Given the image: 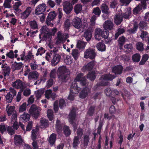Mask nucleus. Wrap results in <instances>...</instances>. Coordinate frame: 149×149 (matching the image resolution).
<instances>
[{
	"mask_svg": "<svg viewBox=\"0 0 149 149\" xmlns=\"http://www.w3.org/2000/svg\"><path fill=\"white\" fill-rule=\"evenodd\" d=\"M73 8L72 4L68 2H65L63 6V10L67 14H69Z\"/></svg>",
	"mask_w": 149,
	"mask_h": 149,
	"instance_id": "10",
	"label": "nucleus"
},
{
	"mask_svg": "<svg viewBox=\"0 0 149 149\" xmlns=\"http://www.w3.org/2000/svg\"><path fill=\"white\" fill-rule=\"evenodd\" d=\"M103 26L104 29L111 30L113 29V24L110 20H108L104 23Z\"/></svg>",
	"mask_w": 149,
	"mask_h": 149,
	"instance_id": "15",
	"label": "nucleus"
},
{
	"mask_svg": "<svg viewBox=\"0 0 149 149\" xmlns=\"http://www.w3.org/2000/svg\"><path fill=\"white\" fill-rule=\"evenodd\" d=\"M81 21L79 17L74 18L72 20V24L75 28L79 29L81 26Z\"/></svg>",
	"mask_w": 149,
	"mask_h": 149,
	"instance_id": "14",
	"label": "nucleus"
},
{
	"mask_svg": "<svg viewBox=\"0 0 149 149\" xmlns=\"http://www.w3.org/2000/svg\"><path fill=\"white\" fill-rule=\"evenodd\" d=\"M46 98L49 99L52 98L53 100H54L57 97L56 94H45Z\"/></svg>",
	"mask_w": 149,
	"mask_h": 149,
	"instance_id": "52",
	"label": "nucleus"
},
{
	"mask_svg": "<svg viewBox=\"0 0 149 149\" xmlns=\"http://www.w3.org/2000/svg\"><path fill=\"white\" fill-rule=\"evenodd\" d=\"M58 77L62 82H66L68 80L70 75L68 74H59L58 75Z\"/></svg>",
	"mask_w": 149,
	"mask_h": 149,
	"instance_id": "17",
	"label": "nucleus"
},
{
	"mask_svg": "<svg viewBox=\"0 0 149 149\" xmlns=\"http://www.w3.org/2000/svg\"><path fill=\"white\" fill-rule=\"evenodd\" d=\"M95 61L93 60L88 63L87 65L84 67V69L88 71L91 70L93 68L94 66Z\"/></svg>",
	"mask_w": 149,
	"mask_h": 149,
	"instance_id": "22",
	"label": "nucleus"
},
{
	"mask_svg": "<svg viewBox=\"0 0 149 149\" xmlns=\"http://www.w3.org/2000/svg\"><path fill=\"white\" fill-rule=\"evenodd\" d=\"M57 39L56 41V43L57 44H59L63 41V38L62 36L61 33H58L57 34Z\"/></svg>",
	"mask_w": 149,
	"mask_h": 149,
	"instance_id": "54",
	"label": "nucleus"
},
{
	"mask_svg": "<svg viewBox=\"0 0 149 149\" xmlns=\"http://www.w3.org/2000/svg\"><path fill=\"white\" fill-rule=\"evenodd\" d=\"M56 14L54 11L50 12L49 13L46 21V23L48 26L52 24L51 21L54 20L56 17Z\"/></svg>",
	"mask_w": 149,
	"mask_h": 149,
	"instance_id": "6",
	"label": "nucleus"
},
{
	"mask_svg": "<svg viewBox=\"0 0 149 149\" xmlns=\"http://www.w3.org/2000/svg\"><path fill=\"white\" fill-rule=\"evenodd\" d=\"M141 10V8L140 7L139 5H138L133 9V14L135 15H137L139 12H140Z\"/></svg>",
	"mask_w": 149,
	"mask_h": 149,
	"instance_id": "55",
	"label": "nucleus"
},
{
	"mask_svg": "<svg viewBox=\"0 0 149 149\" xmlns=\"http://www.w3.org/2000/svg\"><path fill=\"white\" fill-rule=\"evenodd\" d=\"M68 70L65 66H62L58 68V75L63 74H68Z\"/></svg>",
	"mask_w": 149,
	"mask_h": 149,
	"instance_id": "23",
	"label": "nucleus"
},
{
	"mask_svg": "<svg viewBox=\"0 0 149 149\" xmlns=\"http://www.w3.org/2000/svg\"><path fill=\"white\" fill-rule=\"evenodd\" d=\"M141 57V56L139 54L136 53L132 56V59L134 62H138L140 61Z\"/></svg>",
	"mask_w": 149,
	"mask_h": 149,
	"instance_id": "37",
	"label": "nucleus"
},
{
	"mask_svg": "<svg viewBox=\"0 0 149 149\" xmlns=\"http://www.w3.org/2000/svg\"><path fill=\"white\" fill-rule=\"evenodd\" d=\"M131 11L130 10H127L123 14V18L125 19H129L130 16L131 15Z\"/></svg>",
	"mask_w": 149,
	"mask_h": 149,
	"instance_id": "48",
	"label": "nucleus"
},
{
	"mask_svg": "<svg viewBox=\"0 0 149 149\" xmlns=\"http://www.w3.org/2000/svg\"><path fill=\"white\" fill-rule=\"evenodd\" d=\"M22 139L20 135H15L14 137V142L16 146H18L22 142Z\"/></svg>",
	"mask_w": 149,
	"mask_h": 149,
	"instance_id": "19",
	"label": "nucleus"
},
{
	"mask_svg": "<svg viewBox=\"0 0 149 149\" xmlns=\"http://www.w3.org/2000/svg\"><path fill=\"white\" fill-rule=\"evenodd\" d=\"M56 70L55 69H53L51 71L50 74V77L51 78H55L56 77Z\"/></svg>",
	"mask_w": 149,
	"mask_h": 149,
	"instance_id": "63",
	"label": "nucleus"
},
{
	"mask_svg": "<svg viewBox=\"0 0 149 149\" xmlns=\"http://www.w3.org/2000/svg\"><path fill=\"white\" fill-rule=\"evenodd\" d=\"M13 86L15 88L20 89L18 93H31V90L29 88H27L25 89V88L24 86L22 81L19 79H18L13 83Z\"/></svg>",
	"mask_w": 149,
	"mask_h": 149,
	"instance_id": "1",
	"label": "nucleus"
},
{
	"mask_svg": "<svg viewBox=\"0 0 149 149\" xmlns=\"http://www.w3.org/2000/svg\"><path fill=\"white\" fill-rule=\"evenodd\" d=\"M46 5L45 4H40L38 6V15H40L41 13H44L46 10Z\"/></svg>",
	"mask_w": 149,
	"mask_h": 149,
	"instance_id": "24",
	"label": "nucleus"
},
{
	"mask_svg": "<svg viewBox=\"0 0 149 149\" xmlns=\"http://www.w3.org/2000/svg\"><path fill=\"white\" fill-rule=\"evenodd\" d=\"M101 13V10L98 7H96L93 8L92 13L94 14V15L97 17L100 16Z\"/></svg>",
	"mask_w": 149,
	"mask_h": 149,
	"instance_id": "39",
	"label": "nucleus"
},
{
	"mask_svg": "<svg viewBox=\"0 0 149 149\" xmlns=\"http://www.w3.org/2000/svg\"><path fill=\"white\" fill-rule=\"evenodd\" d=\"M86 44L85 42L81 41H79L77 44V47L79 50H82L85 48Z\"/></svg>",
	"mask_w": 149,
	"mask_h": 149,
	"instance_id": "35",
	"label": "nucleus"
},
{
	"mask_svg": "<svg viewBox=\"0 0 149 149\" xmlns=\"http://www.w3.org/2000/svg\"><path fill=\"white\" fill-rule=\"evenodd\" d=\"M6 67V68H4L3 69V70L4 71L3 75L4 77H6L7 76H9V75L11 70L10 66H7Z\"/></svg>",
	"mask_w": 149,
	"mask_h": 149,
	"instance_id": "46",
	"label": "nucleus"
},
{
	"mask_svg": "<svg viewBox=\"0 0 149 149\" xmlns=\"http://www.w3.org/2000/svg\"><path fill=\"white\" fill-rule=\"evenodd\" d=\"M62 9L60 8H58V9L57 12L58 13V22L59 23L60 22L61 19L63 15V13L62 12Z\"/></svg>",
	"mask_w": 149,
	"mask_h": 149,
	"instance_id": "51",
	"label": "nucleus"
},
{
	"mask_svg": "<svg viewBox=\"0 0 149 149\" xmlns=\"http://www.w3.org/2000/svg\"><path fill=\"white\" fill-rule=\"evenodd\" d=\"M72 55L75 60H77L78 57L79 52L78 50L74 49L72 51Z\"/></svg>",
	"mask_w": 149,
	"mask_h": 149,
	"instance_id": "49",
	"label": "nucleus"
},
{
	"mask_svg": "<svg viewBox=\"0 0 149 149\" xmlns=\"http://www.w3.org/2000/svg\"><path fill=\"white\" fill-rule=\"evenodd\" d=\"M61 58V56L60 55L58 54H54L53 58L51 61V65L53 66L56 65L60 61Z\"/></svg>",
	"mask_w": 149,
	"mask_h": 149,
	"instance_id": "7",
	"label": "nucleus"
},
{
	"mask_svg": "<svg viewBox=\"0 0 149 149\" xmlns=\"http://www.w3.org/2000/svg\"><path fill=\"white\" fill-rule=\"evenodd\" d=\"M77 136L81 139L83 134V130L82 128H79L77 130Z\"/></svg>",
	"mask_w": 149,
	"mask_h": 149,
	"instance_id": "62",
	"label": "nucleus"
},
{
	"mask_svg": "<svg viewBox=\"0 0 149 149\" xmlns=\"http://www.w3.org/2000/svg\"><path fill=\"white\" fill-rule=\"evenodd\" d=\"M29 25L31 28L33 29L37 28V24L35 20L31 21L29 22Z\"/></svg>",
	"mask_w": 149,
	"mask_h": 149,
	"instance_id": "53",
	"label": "nucleus"
},
{
	"mask_svg": "<svg viewBox=\"0 0 149 149\" xmlns=\"http://www.w3.org/2000/svg\"><path fill=\"white\" fill-rule=\"evenodd\" d=\"M123 21V17L119 15H116L114 18V22L117 25L120 24Z\"/></svg>",
	"mask_w": 149,
	"mask_h": 149,
	"instance_id": "20",
	"label": "nucleus"
},
{
	"mask_svg": "<svg viewBox=\"0 0 149 149\" xmlns=\"http://www.w3.org/2000/svg\"><path fill=\"white\" fill-rule=\"evenodd\" d=\"M95 106L94 105L91 106L88 109L87 112V114L89 116H93L94 114Z\"/></svg>",
	"mask_w": 149,
	"mask_h": 149,
	"instance_id": "27",
	"label": "nucleus"
},
{
	"mask_svg": "<svg viewBox=\"0 0 149 149\" xmlns=\"http://www.w3.org/2000/svg\"><path fill=\"white\" fill-rule=\"evenodd\" d=\"M138 28V26L137 24H134V25L133 28H131L128 30V31L130 34H133L135 33Z\"/></svg>",
	"mask_w": 149,
	"mask_h": 149,
	"instance_id": "44",
	"label": "nucleus"
},
{
	"mask_svg": "<svg viewBox=\"0 0 149 149\" xmlns=\"http://www.w3.org/2000/svg\"><path fill=\"white\" fill-rule=\"evenodd\" d=\"M95 72V71H92L88 72L87 75L88 79L92 81H93L96 77Z\"/></svg>",
	"mask_w": 149,
	"mask_h": 149,
	"instance_id": "32",
	"label": "nucleus"
},
{
	"mask_svg": "<svg viewBox=\"0 0 149 149\" xmlns=\"http://www.w3.org/2000/svg\"><path fill=\"white\" fill-rule=\"evenodd\" d=\"M76 116V108L74 107H73L68 116L69 121L70 124H73V122H74Z\"/></svg>",
	"mask_w": 149,
	"mask_h": 149,
	"instance_id": "5",
	"label": "nucleus"
},
{
	"mask_svg": "<svg viewBox=\"0 0 149 149\" xmlns=\"http://www.w3.org/2000/svg\"><path fill=\"white\" fill-rule=\"evenodd\" d=\"M138 25L139 27L140 30L142 31L147 26V23L144 21H141Z\"/></svg>",
	"mask_w": 149,
	"mask_h": 149,
	"instance_id": "42",
	"label": "nucleus"
},
{
	"mask_svg": "<svg viewBox=\"0 0 149 149\" xmlns=\"http://www.w3.org/2000/svg\"><path fill=\"white\" fill-rule=\"evenodd\" d=\"M6 111L8 116H10L15 112V107L7 105L6 107Z\"/></svg>",
	"mask_w": 149,
	"mask_h": 149,
	"instance_id": "25",
	"label": "nucleus"
},
{
	"mask_svg": "<svg viewBox=\"0 0 149 149\" xmlns=\"http://www.w3.org/2000/svg\"><path fill=\"white\" fill-rule=\"evenodd\" d=\"M61 58V56L60 55L58 54H54L53 58L51 61V65L53 66L56 65L60 61Z\"/></svg>",
	"mask_w": 149,
	"mask_h": 149,
	"instance_id": "8",
	"label": "nucleus"
},
{
	"mask_svg": "<svg viewBox=\"0 0 149 149\" xmlns=\"http://www.w3.org/2000/svg\"><path fill=\"white\" fill-rule=\"evenodd\" d=\"M12 65L14 66L13 70L15 71L20 69L22 67L23 64L22 62L17 63L15 61L12 64Z\"/></svg>",
	"mask_w": 149,
	"mask_h": 149,
	"instance_id": "34",
	"label": "nucleus"
},
{
	"mask_svg": "<svg viewBox=\"0 0 149 149\" xmlns=\"http://www.w3.org/2000/svg\"><path fill=\"white\" fill-rule=\"evenodd\" d=\"M32 10V8L31 7H27L24 11L21 13L20 17L22 19H26L29 16Z\"/></svg>",
	"mask_w": 149,
	"mask_h": 149,
	"instance_id": "11",
	"label": "nucleus"
},
{
	"mask_svg": "<svg viewBox=\"0 0 149 149\" xmlns=\"http://www.w3.org/2000/svg\"><path fill=\"white\" fill-rule=\"evenodd\" d=\"M80 139H81L79 138L78 136H74V137L72 144V147L73 148L75 149L78 146L80 143Z\"/></svg>",
	"mask_w": 149,
	"mask_h": 149,
	"instance_id": "21",
	"label": "nucleus"
},
{
	"mask_svg": "<svg viewBox=\"0 0 149 149\" xmlns=\"http://www.w3.org/2000/svg\"><path fill=\"white\" fill-rule=\"evenodd\" d=\"M118 41V45L120 48H121L123 46L125 42V38L124 36H122L119 38Z\"/></svg>",
	"mask_w": 149,
	"mask_h": 149,
	"instance_id": "33",
	"label": "nucleus"
},
{
	"mask_svg": "<svg viewBox=\"0 0 149 149\" xmlns=\"http://www.w3.org/2000/svg\"><path fill=\"white\" fill-rule=\"evenodd\" d=\"M54 110L56 113L57 112L59 109L58 106V103L57 101H55L54 104Z\"/></svg>",
	"mask_w": 149,
	"mask_h": 149,
	"instance_id": "64",
	"label": "nucleus"
},
{
	"mask_svg": "<svg viewBox=\"0 0 149 149\" xmlns=\"http://www.w3.org/2000/svg\"><path fill=\"white\" fill-rule=\"evenodd\" d=\"M57 135L53 133L51 134L48 139V142L50 146L52 147L55 145L56 139Z\"/></svg>",
	"mask_w": 149,
	"mask_h": 149,
	"instance_id": "12",
	"label": "nucleus"
},
{
	"mask_svg": "<svg viewBox=\"0 0 149 149\" xmlns=\"http://www.w3.org/2000/svg\"><path fill=\"white\" fill-rule=\"evenodd\" d=\"M61 123L60 121L58 120H57L56 121V131L58 132L61 130L62 129V127Z\"/></svg>",
	"mask_w": 149,
	"mask_h": 149,
	"instance_id": "47",
	"label": "nucleus"
},
{
	"mask_svg": "<svg viewBox=\"0 0 149 149\" xmlns=\"http://www.w3.org/2000/svg\"><path fill=\"white\" fill-rule=\"evenodd\" d=\"M63 130L65 135L66 137L69 136L71 134V131L69 127L65 125L63 128Z\"/></svg>",
	"mask_w": 149,
	"mask_h": 149,
	"instance_id": "28",
	"label": "nucleus"
},
{
	"mask_svg": "<svg viewBox=\"0 0 149 149\" xmlns=\"http://www.w3.org/2000/svg\"><path fill=\"white\" fill-rule=\"evenodd\" d=\"M26 102L23 103L19 107V111L20 112H23L26 110Z\"/></svg>",
	"mask_w": 149,
	"mask_h": 149,
	"instance_id": "61",
	"label": "nucleus"
},
{
	"mask_svg": "<svg viewBox=\"0 0 149 149\" xmlns=\"http://www.w3.org/2000/svg\"><path fill=\"white\" fill-rule=\"evenodd\" d=\"M41 34H39V38L43 40H50L51 35L50 34L49 29L45 26H42L40 30Z\"/></svg>",
	"mask_w": 149,
	"mask_h": 149,
	"instance_id": "2",
	"label": "nucleus"
},
{
	"mask_svg": "<svg viewBox=\"0 0 149 149\" xmlns=\"http://www.w3.org/2000/svg\"><path fill=\"white\" fill-rule=\"evenodd\" d=\"M81 90V88L78 87L76 81L74 80V81L72 82L71 85L70 93H75L74 91H76L79 93Z\"/></svg>",
	"mask_w": 149,
	"mask_h": 149,
	"instance_id": "9",
	"label": "nucleus"
},
{
	"mask_svg": "<svg viewBox=\"0 0 149 149\" xmlns=\"http://www.w3.org/2000/svg\"><path fill=\"white\" fill-rule=\"evenodd\" d=\"M96 55V54L95 52V50L89 48L86 49L84 52V57L86 58H89L93 60L95 58Z\"/></svg>",
	"mask_w": 149,
	"mask_h": 149,
	"instance_id": "3",
	"label": "nucleus"
},
{
	"mask_svg": "<svg viewBox=\"0 0 149 149\" xmlns=\"http://www.w3.org/2000/svg\"><path fill=\"white\" fill-rule=\"evenodd\" d=\"M109 32L108 30L104 29L102 31V38L105 39H107L108 37Z\"/></svg>",
	"mask_w": 149,
	"mask_h": 149,
	"instance_id": "56",
	"label": "nucleus"
},
{
	"mask_svg": "<svg viewBox=\"0 0 149 149\" xmlns=\"http://www.w3.org/2000/svg\"><path fill=\"white\" fill-rule=\"evenodd\" d=\"M13 96V95H11L10 94H7V95H6V98L7 102L8 103H10Z\"/></svg>",
	"mask_w": 149,
	"mask_h": 149,
	"instance_id": "57",
	"label": "nucleus"
},
{
	"mask_svg": "<svg viewBox=\"0 0 149 149\" xmlns=\"http://www.w3.org/2000/svg\"><path fill=\"white\" fill-rule=\"evenodd\" d=\"M59 107L61 109H63L65 107L66 104L65 101L63 99H60L59 101Z\"/></svg>",
	"mask_w": 149,
	"mask_h": 149,
	"instance_id": "59",
	"label": "nucleus"
},
{
	"mask_svg": "<svg viewBox=\"0 0 149 149\" xmlns=\"http://www.w3.org/2000/svg\"><path fill=\"white\" fill-rule=\"evenodd\" d=\"M84 74L83 73H80L78 74L74 79V81H79L83 78Z\"/></svg>",
	"mask_w": 149,
	"mask_h": 149,
	"instance_id": "58",
	"label": "nucleus"
},
{
	"mask_svg": "<svg viewBox=\"0 0 149 149\" xmlns=\"http://www.w3.org/2000/svg\"><path fill=\"white\" fill-rule=\"evenodd\" d=\"M82 9V6L80 4H77L75 6L74 10L75 13L76 14H78Z\"/></svg>",
	"mask_w": 149,
	"mask_h": 149,
	"instance_id": "45",
	"label": "nucleus"
},
{
	"mask_svg": "<svg viewBox=\"0 0 149 149\" xmlns=\"http://www.w3.org/2000/svg\"><path fill=\"white\" fill-rule=\"evenodd\" d=\"M47 116L50 121H52L54 119V114L52 110L49 109L47 110Z\"/></svg>",
	"mask_w": 149,
	"mask_h": 149,
	"instance_id": "38",
	"label": "nucleus"
},
{
	"mask_svg": "<svg viewBox=\"0 0 149 149\" xmlns=\"http://www.w3.org/2000/svg\"><path fill=\"white\" fill-rule=\"evenodd\" d=\"M123 69V67L120 65L115 66L113 68L112 70L115 74H120L122 73Z\"/></svg>",
	"mask_w": 149,
	"mask_h": 149,
	"instance_id": "16",
	"label": "nucleus"
},
{
	"mask_svg": "<svg viewBox=\"0 0 149 149\" xmlns=\"http://www.w3.org/2000/svg\"><path fill=\"white\" fill-rule=\"evenodd\" d=\"M71 25L70 20L69 19H67L64 22V26L66 30L69 29Z\"/></svg>",
	"mask_w": 149,
	"mask_h": 149,
	"instance_id": "60",
	"label": "nucleus"
},
{
	"mask_svg": "<svg viewBox=\"0 0 149 149\" xmlns=\"http://www.w3.org/2000/svg\"><path fill=\"white\" fill-rule=\"evenodd\" d=\"M37 134V130H33L31 131V138L33 141L32 143L33 148V149H37V143L36 140Z\"/></svg>",
	"mask_w": 149,
	"mask_h": 149,
	"instance_id": "4",
	"label": "nucleus"
},
{
	"mask_svg": "<svg viewBox=\"0 0 149 149\" xmlns=\"http://www.w3.org/2000/svg\"><path fill=\"white\" fill-rule=\"evenodd\" d=\"M29 113L36 119L37 117V106L34 104H33L29 110Z\"/></svg>",
	"mask_w": 149,
	"mask_h": 149,
	"instance_id": "13",
	"label": "nucleus"
},
{
	"mask_svg": "<svg viewBox=\"0 0 149 149\" xmlns=\"http://www.w3.org/2000/svg\"><path fill=\"white\" fill-rule=\"evenodd\" d=\"M90 138L89 135H84V146L86 147L88 145L89 141Z\"/></svg>",
	"mask_w": 149,
	"mask_h": 149,
	"instance_id": "41",
	"label": "nucleus"
},
{
	"mask_svg": "<svg viewBox=\"0 0 149 149\" xmlns=\"http://www.w3.org/2000/svg\"><path fill=\"white\" fill-rule=\"evenodd\" d=\"M96 47L98 50L101 52L104 51L106 50V45L104 43L101 42H100L97 44Z\"/></svg>",
	"mask_w": 149,
	"mask_h": 149,
	"instance_id": "26",
	"label": "nucleus"
},
{
	"mask_svg": "<svg viewBox=\"0 0 149 149\" xmlns=\"http://www.w3.org/2000/svg\"><path fill=\"white\" fill-rule=\"evenodd\" d=\"M29 79H34L35 80L37 79V72L36 71H33L30 72L28 76Z\"/></svg>",
	"mask_w": 149,
	"mask_h": 149,
	"instance_id": "31",
	"label": "nucleus"
},
{
	"mask_svg": "<svg viewBox=\"0 0 149 149\" xmlns=\"http://www.w3.org/2000/svg\"><path fill=\"white\" fill-rule=\"evenodd\" d=\"M41 127L42 128H45L48 126L49 122L46 119H41L40 121Z\"/></svg>",
	"mask_w": 149,
	"mask_h": 149,
	"instance_id": "30",
	"label": "nucleus"
},
{
	"mask_svg": "<svg viewBox=\"0 0 149 149\" xmlns=\"http://www.w3.org/2000/svg\"><path fill=\"white\" fill-rule=\"evenodd\" d=\"M136 48L137 50L140 51H143L144 50L143 47V44L141 42H137L136 45Z\"/></svg>",
	"mask_w": 149,
	"mask_h": 149,
	"instance_id": "43",
	"label": "nucleus"
},
{
	"mask_svg": "<svg viewBox=\"0 0 149 149\" xmlns=\"http://www.w3.org/2000/svg\"><path fill=\"white\" fill-rule=\"evenodd\" d=\"M33 58V55H32V52L31 51H29L27 55L24 57L25 61H30Z\"/></svg>",
	"mask_w": 149,
	"mask_h": 149,
	"instance_id": "50",
	"label": "nucleus"
},
{
	"mask_svg": "<svg viewBox=\"0 0 149 149\" xmlns=\"http://www.w3.org/2000/svg\"><path fill=\"white\" fill-rule=\"evenodd\" d=\"M103 76V79L107 81H112L115 77L114 75H112L110 73L105 74Z\"/></svg>",
	"mask_w": 149,
	"mask_h": 149,
	"instance_id": "36",
	"label": "nucleus"
},
{
	"mask_svg": "<svg viewBox=\"0 0 149 149\" xmlns=\"http://www.w3.org/2000/svg\"><path fill=\"white\" fill-rule=\"evenodd\" d=\"M101 9L102 12L106 15H108L110 13L108 6L106 4H103L101 6Z\"/></svg>",
	"mask_w": 149,
	"mask_h": 149,
	"instance_id": "18",
	"label": "nucleus"
},
{
	"mask_svg": "<svg viewBox=\"0 0 149 149\" xmlns=\"http://www.w3.org/2000/svg\"><path fill=\"white\" fill-rule=\"evenodd\" d=\"M84 35L87 41H89L92 37L91 33L89 30H88L85 31Z\"/></svg>",
	"mask_w": 149,
	"mask_h": 149,
	"instance_id": "29",
	"label": "nucleus"
},
{
	"mask_svg": "<svg viewBox=\"0 0 149 149\" xmlns=\"http://www.w3.org/2000/svg\"><path fill=\"white\" fill-rule=\"evenodd\" d=\"M29 118V115L26 113H24V114L21 115L20 116V120L24 122H26L28 121Z\"/></svg>",
	"mask_w": 149,
	"mask_h": 149,
	"instance_id": "40",
	"label": "nucleus"
}]
</instances>
